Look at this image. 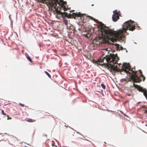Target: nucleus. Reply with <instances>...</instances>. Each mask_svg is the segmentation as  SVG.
Instances as JSON below:
<instances>
[{
    "instance_id": "nucleus-1",
    "label": "nucleus",
    "mask_w": 147,
    "mask_h": 147,
    "mask_svg": "<svg viewBox=\"0 0 147 147\" xmlns=\"http://www.w3.org/2000/svg\"><path fill=\"white\" fill-rule=\"evenodd\" d=\"M98 26L99 36L96 37L94 41V43L97 45L107 42L109 40L112 42L117 40H124L125 36L123 33L127 30L133 31L135 29L134 22L131 20L126 22L123 25V28L118 32L113 31L109 28L105 26L101 22H99Z\"/></svg>"
},
{
    "instance_id": "nucleus-2",
    "label": "nucleus",
    "mask_w": 147,
    "mask_h": 147,
    "mask_svg": "<svg viewBox=\"0 0 147 147\" xmlns=\"http://www.w3.org/2000/svg\"><path fill=\"white\" fill-rule=\"evenodd\" d=\"M119 59L117 54L111 55L109 56H106L100 58L97 61L99 65H104L107 67L110 71L113 74L120 71V69L117 68V62Z\"/></svg>"
},
{
    "instance_id": "nucleus-3",
    "label": "nucleus",
    "mask_w": 147,
    "mask_h": 147,
    "mask_svg": "<svg viewBox=\"0 0 147 147\" xmlns=\"http://www.w3.org/2000/svg\"><path fill=\"white\" fill-rule=\"evenodd\" d=\"M47 1H49V2L50 5L52 6L53 7V9L55 11H57L58 9H60V8H63L64 9H65L64 7H62L64 4L66 3V2L64 1L63 0H38V2L42 3H45Z\"/></svg>"
},
{
    "instance_id": "nucleus-4",
    "label": "nucleus",
    "mask_w": 147,
    "mask_h": 147,
    "mask_svg": "<svg viewBox=\"0 0 147 147\" xmlns=\"http://www.w3.org/2000/svg\"><path fill=\"white\" fill-rule=\"evenodd\" d=\"M139 71L140 74L139 77L137 75L136 71H132V73L130 76L131 79L133 81V82L138 83L141 82L142 80L141 79L142 78H143V81L145 80V78L142 74V71L140 70Z\"/></svg>"
},
{
    "instance_id": "nucleus-5",
    "label": "nucleus",
    "mask_w": 147,
    "mask_h": 147,
    "mask_svg": "<svg viewBox=\"0 0 147 147\" xmlns=\"http://www.w3.org/2000/svg\"><path fill=\"white\" fill-rule=\"evenodd\" d=\"M46 2L48 3L50 6L51 7V10L54 12H55L56 13H57V15L56 16L57 18H59V17H59V16H58L59 15L63 18L68 17L67 13L65 12V11L67 10V9L66 7L65 6V5H66V3L64 4L63 5V7H63L65 8V9H64L62 7L61 8H60V9H58V11H57V10L55 11L54 10V9H53V7L51 5H50V4L49 2V1H47V2L45 1V3Z\"/></svg>"
},
{
    "instance_id": "nucleus-6",
    "label": "nucleus",
    "mask_w": 147,
    "mask_h": 147,
    "mask_svg": "<svg viewBox=\"0 0 147 147\" xmlns=\"http://www.w3.org/2000/svg\"><path fill=\"white\" fill-rule=\"evenodd\" d=\"M114 14L112 16V20L115 22H116L119 19V16H120V12L118 11L117 10L113 11Z\"/></svg>"
},
{
    "instance_id": "nucleus-7",
    "label": "nucleus",
    "mask_w": 147,
    "mask_h": 147,
    "mask_svg": "<svg viewBox=\"0 0 147 147\" xmlns=\"http://www.w3.org/2000/svg\"><path fill=\"white\" fill-rule=\"evenodd\" d=\"M130 69V67L129 65L127 64L126 63H124L122 65V68L121 69L122 71H124L126 73L131 74L129 72V70Z\"/></svg>"
},
{
    "instance_id": "nucleus-8",
    "label": "nucleus",
    "mask_w": 147,
    "mask_h": 147,
    "mask_svg": "<svg viewBox=\"0 0 147 147\" xmlns=\"http://www.w3.org/2000/svg\"><path fill=\"white\" fill-rule=\"evenodd\" d=\"M71 15L72 17L74 18L75 19H76V17H82L83 15L82 14L79 13H73L71 14H70V15Z\"/></svg>"
},
{
    "instance_id": "nucleus-9",
    "label": "nucleus",
    "mask_w": 147,
    "mask_h": 147,
    "mask_svg": "<svg viewBox=\"0 0 147 147\" xmlns=\"http://www.w3.org/2000/svg\"><path fill=\"white\" fill-rule=\"evenodd\" d=\"M114 46L116 47V50H120L119 49V45L117 44H115L114 45Z\"/></svg>"
},
{
    "instance_id": "nucleus-10",
    "label": "nucleus",
    "mask_w": 147,
    "mask_h": 147,
    "mask_svg": "<svg viewBox=\"0 0 147 147\" xmlns=\"http://www.w3.org/2000/svg\"><path fill=\"white\" fill-rule=\"evenodd\" d=\"M27 121L29 122H35L36 120H35L32 119H28Z\"/></svg>"
},
{
    "instance_id": "nucleus-11",
    "label": "nucleus",
    "mask_w": 147,
    "mask_h": 147,
    "mask_svg": "<svg viewBox=\"0 0 147 147\" xmlns=\"http://www.w3.org/2000/svg\"><path fill=\"white\" fill-rule=\"evenodd\" d=\"M27 58L28 59L30 62H32V60L31 58L29 56H28L27 57Z\"/></svg>"
},
{
    "instance_id": "nucleus-12",
    "label": "nucleus",
    "mask_w": 147,
    "mask_h": 147,
    "mask_svg": "<svg viewBox=\"0 0 147 147\" xmlns=\"http://www.w3.org/2000/svg\"><path fill=\"white\" fill-rule=\"evenodd\" d=\"M45 72L46 74L48 76L49 78H51V75L49 74L47 71H45Z\"/></svg>"
},
{
    "instance_id": "nucleus-13",
    "label": "nucleus",
    "mask_w": 147,
    "mask_h": 147,
    "mask_svg": "<svg viewBox=\"0 0 147 147\" xmlns=\"http://www.w3.org/2000/svg\"><path fill=\"white\" fill-rule=\"evenodd\" d=\"M63 21L64 22V23L65 24L67 25L68 23V21L67 20H65L64 19H63Z\"/></svg>"
},
{
    "instance_id": "nucleus-14",
    "label": "nucleus",
    "mask_w": 147,
    "mask_h": 147,
    "mask_svg": "<svg viewBox=\"0 0 147 147\" xmlns=\"http://www.w3.org/2000/svg\"><path fill=\"white\" fill-rule=\"evenodd\" d=\"M101 86L102 87V88L104 89H105V85L104 84H101Z\"/></svg>"
},
{
    "instance_id": "nucleus-15",
    "label": "nucleus",
    "mask_w": 147,
    "mask_h": 147,
    "mask_svg": "<svg viewBox=\"0 0 147 147\" xmlns=\"http://www.w3.org/2000/svg\"><path fill=\"white\" fill-rule=\"evenodd\" d=\"M90 34H88L86 35V37L87 38H89L90 37Z\"/></svg>"
},
{
    "instance_id": "nucleus-16",
    "label": "nucleus",
    "mask_w": 147,
    "mask_h": 147,
    "mask_svg": "<svg viewBox=\"0 0 147 147\" xmlns=\"http://www.w3.org/2000/svg\"><path fill=\"white\" fill-rule=\"evenodd\" d=\"M86 17L89 18L90 19H91L92 20H93V18L90 16H86Z\"/></svg>"
},
{
    "instance_id": "nucleus-17",
    "label": "nucleus",
    "mask_w": 147,
    "mask_h": 147,
    "mask_svg": "<svg viewBox=\"0 0 147 147\" xmlns=\"http://www.w3.org/2000/svg\"><path fill=\"white\" fill-rule=\"evenodd\" d=\"M1 113L2 114H3L4 115H6V114L5 113H4V111L3 110H2L1 111Z\"/></svg>"
},
{
    "instance_id": "nucleus-18",
    "label": "nucleus",
    "mask_w": 147,
    "mask_h": 147,
    "mask_svg": "<svg viewBox=\"0 0 147 147\" xmlns=\"http://www.w3.org/2000/svg\"><path fill=\"white\" fill-rule=\"evenodd\" d=\"M19 105L22 107H24V104H22L21 103H19Z\"/></svg>"
},
{
    "instance_id": "nucleus-19",
    "label": "nucleus",
    "mask_w": 147,
    "mask_h": 147,
    "mask_svg": "<svg viewBox=\"0 0 147 147\" xmlns=\"http://www.w3.org/2000/svg\"><path fill=\"white\" fill-rule=\"evenodd\" d=\"M52 147H53V146L55 145V143H54V142H52Z\"/></svg>"
},
{
    "instance_id": "nucleus-20",
    "label": "nucleus",
    "mask_w": 147,
    "mask_h": 147,
    "mask_svg": "<svg viewBox=\"0 0 147 147\" xmlns=\"http://www.w3.org/2000/svg\"><path fill=\"white\" fill-rule=\"evenodd\" d=\"M7 117H8V118H7V119H11V117H9V116L8 115H7Z\"/></svg>"
},
{
    "instance_id": "nucleus-21",
    "label": "nucleus",
    "mask_w": 147,
    "mask_h": 147,
    "mask_svg": "<svg viewBox=\"0 0 147 147\" xmlns=\"http://www.w3.org/2000/svg\"><path fill=\"white\" fill-rule=\"evenodd\" d=\"M123 47L121 46L120 47V49L123 50Z\"/></svg>"
},
{
    "instance_id": "nucleus-22",
    "label": "nucleus",
    "mask_w": 147,
    "mask_h": 147,
    "mask_svg": "<svg viewBox=\"0 0 147 147\" xmlns=\"http://www.w3.org/2000/svg\"><path fill=\"white\" fill-rule=\"evenodd\" d=\"M57 147V146L56 145H54V146H53V147Z\"/></svg>"
},
{
    "instance_id": "nucleus-23",
    "label": "nucleus",
    "mask_w": 147,
    "mask_h": 147,
    "mask_svg": "<svg viewBox=\"0 0 147 147\" xmlns=\"http://www.w3.org/2000/svg\"><path fill=\"white\" fill-rule=\"evenodd\" d=\"M146 126L147 127V125H146Z\"/></svg>"
}]
</instances>
